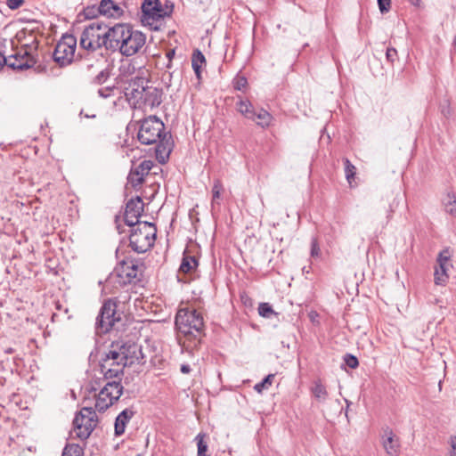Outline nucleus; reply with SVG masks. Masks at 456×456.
<instances>
[{"instance_id": "obj_25", "label": "nucleus", "mask_w": 456, "mask_h": 456, "mask_svg": "<svg viewBox=\"0 0 456 456\" xmlns=\"http://www.w3.org/2000/svg\"><path fill=\"white\" fill-rule=\"evenodd\" d=\"M205 63L204 54L199 49L194 50L191 56V67L199 82L201 80V68Z\"/></svg>"}, {"instance_id": "obj_33", "label": "nucleus", "mask_w": 456, "mask_h": 456, "mask_svg": "<svg viewBox=\"0 0 456 456\" xmlns=\"http://www.w3.org/2000/svg\"><path fill=\"white\" fill-rule=\"evenodd\" d=\"M127 180L128 183H131L133 187H136L141 185L144 182V177L140 175L138 170L132 168L127 176Z\"/></svg>"}, {"instance_id": "obj_56", "label": "nucleus", "mask_w": 456, "mask_h": 456, "mask_svg": "<svg viewBox=\"0 0 456 456\" xmlns=\"http://www.w3.org/2000/svg\"><path fill=\"white\" fill-rule=\"evenodd\" d=\"M453 45H456V37L453 39Z\"/></svg>"}, {"instance_id": "obj_15", "label": "nucleus", "mask_w": 456, "mask_h": 456, "mask_svg": "<svg viewBox=\"0 0 456 456\" xmlns=\"http://www.w3.org/2000/svg\"><path fill=\"white\" fill-rule=\"evenodd\" d=\"M148 73V70L144 68H140L137 74L133 77L130 82H128V86H126L125 89L127 91L126 95L134 101L141 95V90L148 88L150 86L149 80L145 77V74Z\"/></svg>"}, {"instance_id": "obj_44", "label": "nucleus", "mask_w": 456, "mask_h": 456, "mask_svg": "<svg viewBox=\"0 0 456 456\" xmlns=\"http://www.w3.org/2000/svg\"><path fill=\"white\" fill-rule=\"evenodd\" d=\"M321 249L319 247V243L316 238H312L311 240V256L318 257L320 256Z\"/></svg>"}, {"instance_id": "obj_22", "label": "nucleus", "mask_w": 456, "mask_h": 456, "mask_svg": "<svg viewBox=\"0 0 456 456\" xmlns=\"http://www.w3.org/2000/svg\"><path fill=\"white\" fill-rule=\"evenodd\" d=\"M198 265L199 263L196 256L184 252L179 267V273L192 274L196 271Z\"/></svg>"}, {"instance_id": "obj_52", "label": "nucleus", "mask_w": 456, "mask_h": 456, "mask_svg": "<svg viewBox=\"0 0 456 456\" xmlns=\"http://www.w3.org/2000/svg\"><path fill=\"white\" fill-rule=\"evenodd\" d=\"M191 371V367L188 364H183L181 366V372L187 374Z\"/></svg>"}, {"instance_id": "obj_51", "label": "nucleus", "mask_w": 456, "mask_h": 456, "mask_svg": "<svg viewBox=\"0 0 456 456\" xmlns=\"http://www.w3.org/2000/svg\"><path fill=\"white\" fill-rule=\"evenodd\" d=\"M442 113L444 117L448 118L451 115V110L449 106L443 107Z\"/></svg>"}, {"instance_id": "obj_17", "label": "nucleus", "mask_w": 456, "mask_h": 456, "mask_svg": "<svg viewBox=\"0 0 456 456\" xmlns=\"http://www.w3.org/2000/svg\"><path fill=\"white\" fill-rule=\"evenodd\" d=\"M140 68L132 60L122 61L118 68V75L115 78L116 84L120 86L128 84L137 74Z\"/></svg>"}, {"instance_id": "obj_13", "label": "nucleus", "mask_w": 456, "mask_h": 456, "mask_svg": "<svg viewBox=\"0 0 456 456\" xmlns=\"http://www.w3.org/2000/svg\"><path fill=\"white\" fill-rule=\"evenodd\" d=\"M452 255L449 248L443 249L437 256V264L438 265L435 268L434 273V281L436 285H445L449 275L447 273L448 268L450 266V258Z\"/></svg>"}, {"instance_id": "obj_42", "label": "nucleus", "mask_w": 456, "mask_h": 456, "mask_svg": "<svg viewBox=\"0 0 456 456\" xmlns=\"http://www.w3.org/2000/svg\"><path fill=\"white\" fill-rule=\"evenodd\" d=\"M397 58H398V53H397L396 49L394 47H387V51H386L387 61L389 63L394 64V62L397 60Z\"/></svg>"}, {"instance_id": "obj_46", "label": "nucleus", "mask_w": 456, "mask_h": 456, "mask_svg": "<svg viewBox=\"0 0 456 456\" xmlns=\"http://www.w3.org/2000/svg\"><path fill=\"white\" fill-rule=\"evenodd\" d=\"M24 3V0H6V5L11 10H16L20 8Z\"/></svg>"}, {"instance_id": "obj_38", "label": "nucleus", "mask_w": 456, "mask_h": 456, "mask_svg": "<svg viewBox=\"0 0 456 456\" xmlns=\"http://www.w3.org/2000/svg\"><path fill=\"white\" fill-rule=\"evenodd\" d=\"M257 310L259 315L264 318H270L272 314H276L269 303H260Z\"/></svg>"}, {"instance_id": "obj_9", "label": "nucleus", "mask_w": 456, "mask_h": 456, "mask_svg": "<svg viewBox=\"0 0 456 456\" xmlns=\"http://www.w3.org/2000/svg\"><path fill=\"white\" fill-rule=\"evenodd\" d=\"M77 47V39L74 36L66 34L62 36L61 40L56 44L53 53V61L60 67L69 65L74 58Z\"/></svg>"}, {"instance_id": "obj_30", "label": "nucleus", "mask_w": 456, "mask_h": 456, "mask_svg": "<svg viewBox=\"0 0 456 456\" xmlns=\"http://www.w3.org/2000/svg\"><path fill=\"white\" fill-rule=\"evenodd\" d=\"M223 191L224 186L221 180L218 178L214 179L212 187V206H214L216 203L219 204L218 200H220Z\"/></svg>"}, {"instance_id": "obj_4", "label": "nucleus", "mask_w": 456, "mask_h": 456, "mask_svg": "<svg viewBox=\"0 0 456 456\" xmlns=\"http://www.w3.org/2000/svg\"><path fill=\"white\" fill-rule=\"evenodd\" d=\"M109 28L110 26L106 25L103 21L94 20L82 32L80 46L92 51L102 47L103 44H102V41L105 40V35H107Z\"/></svg>"}, {"instance_id": "obj_10", "label": "nucleus", "mask_w": 456, "mask_h": 456, "mask_svg": "<svg viewBox=\"0 0 456 456\" xmlns=\"http://www.w3.org/2000/svg\"><path fill=\"white\" fill-rule=\"evenodd\" d=\"M145 42V35L139 30H134L130 26V31L126 33L125 40L121 44L118 52L126 57L133 56L142 48Z\"/></svg>"}, {"instance_id": "obj_6", "label": "nucleus", "mask_w": 456, "mask_h": 456, "mask_svg": "<svg viewBox=\"0 0 456 456\" xmlns=\"http://www.w3.org/2000/svg\"><path fill=\"white\" fill-rule=\"evenodd\" d=\"M173 9L174 4L169 1L162 6L159 0H144L142 4V21L153 26L154 22L170 16Z\"/></svg>"}, {"instance_id": "obj_18", "label": "nucleus", "mask_w": 456, "mask_h": 456, "mask_svg": "<svg viewBox=\"0 0 456 456\" xmlns=\"http://www.w3.org/2000/svg\"><path fill=\"white\" fill-rule=\"evenodd\" d=\"M35 63L34 57L25 51L24 53H18L7 58L6 65L13 69L22 70L33 67Z\"/></svg>"}, {"instance_id": "obj_14", "label": "nucleus", "mask_w": 456, "mask_h": 456, "mask_svg": "<svg viewBox=\"0 0 456 456\" xmlns=\"http://www.w3.org/2000/svg\"><path fill=\"white\" fill-rule=\"evenodd\" d=\"M143 211V202L141 197L137 196L134 199H131L127 201L124 220L126 225L132 227L138 225L141 222L139 221L140 216Z\"/></svg>"}, {"instance_id": "obj_45", "label": "nucleus", "mask_w": 456, "mask_h": 456, "mask_svg": "<svg viewBox=\"0 0 456 456\" xmlns=\"http://www.w3.org/2000/svg\"><path fill=\"white\" fill-rule=\"evenodd\" d=\"M379 8L381 13H386L390 10V0H378Z\"/></svg>"}, {"instance_id": "obj_19", "label": "nucleus", "mask_w": 456, "mask_h": 456, "mask_svg": "<svg viewBox=\"0 0 456 456\" xmlns=\"http://www.w3.org/2000/svg\"><path fill=\"white\" fill-rule=\"evenodd\" d=\"M382 445L386 452L390 456H396L400 450V442L398 437L395 436L393 430L389 428L384 429L382 436Z\"/></svg>"}, {"instance_id": "obj_55", "label": "nucleus", "mask_w": 456, "mask_h": 456, "mask_svg": "<svg viewBox=\"0 0 456 456\" xmlns=\"http://www.w3.org/2000/svg\"><path fill=\"white\" fill-rule=\"evenodd\" d=\"M345 401H346V405H347V407H348V406H349V404H350V402H349L347 399H345Z\"/></svg>"}, {"instance_id": "obj_53", "label": "nucleus", "mask_w": 456, "mask_h": 456, "mask_svg": "<svg viewBox=\"0 0 456 456\" xmlns=\"http://www.w3.org/2000/svg\"><path fill=\"white\" fill-rule=\"evenodd\" d=\"M409 1L411 4L416 5V6L419 5L420 3V0H409Z\"/></svg>"}, {"instance_id": "obj_31", "label": "nucleus", "mask_w": 456, "mask_h": 456, "mask_svg": "<svg viewBox=\"0 0 456 456\" xmlns=\"http://www.w3.org/2000/svg\"><path fill=\"white\" fill-rule=\"evenodd\" d=\"M312 393L319 401H325L328 396L326 387L320 381L314 383L312 387Z\"/></svg>"}, {"instance_id": "obj_41", "label": "nucleus", "mask_w": 456, "mask_h": 456, "mask_svg": "<svg viewBox=\"0 0 456 456\" xmlns=\"http://www.w3.org/2000/svg\"><path fill=\"white\" fill-rule=\"evenodd\" d=\"M344 362L351 369H355L359 365L358 359L351 354H345Z\"/></svg>"}, {"instance_id": "obj_16", "label": "nucleus", "mask_w": 456, "mask_h": 456, "mask_svg": "<svg viewBox=\"0 0 456 456\" xmlns=\"http://www.w3.org/2000/svg\"><path fill=\"white\" fill-rule=\"evenodd\" d=\"M112 358L110 348L100 363L101 372L107 379L118 377L119 374L123 373L125 368L122 362Z\"/></svg>"}, {"instance_id": "obj_49", "label": "nucleus", "mask_w": 456, "mask_h": 456, "mask_svg": "<svg viewBox=\"0 0 456 456\" xmlns=\"http://www.w3.org/2000/svg\"><path fill=\"white\" fill-rule=\"evenodd\" d=\"M175 49H171V50L167 51V53L166 54L167 58L168 59V64L167 66V68L171 67L172 59L175 56Z\"/></svg>"}, {"instance_id": "obj_20", "label": "nucleus", "mask_w": 456, "mask_h": 456, "mask_svg": "<svg viewBox=\"0 0 456 456\" xmlns=\"http://www.w3.org/2000/svg\"><path fill=\"white\" fill-rule=\"evenodd\" d=\"M134 411L131 409L123 410L116 418L114 424L115 436H120L125 433L126 424L134 417Z\"/></svg>"}, {"instance_id": "obj_36", "label": "nucleus", "mask_w": 456, "mask_h": 456, "mask_svg": "<svg viewBox=\"0 0 456 456\" xmlns=\"http://www.w3.org/2000/svg\"><path fill=\"white\" fill-rule=\"evenodd\" d=\"M274 374L267 375L261 382L255 385L254 389L257 393H262L263 390L267 389L273 383Z\"/></svg>"}, {"instance_id": "obj_3", "label": "nucleus", "mask_w": 456, "mask_h": 456, "mask_svg": "<svg viewBox=\"0 0 456 456\" xmlns=\"http://www.w3.org/2000/svg\"><path fill=\"white\" fill-rule=\"evenodd\" d=\"M156 233L155 224L150 222H143L132 226L129 235V247L135 253H145L154 246Z\"/></svg>"}, {"instance_id": "obj_47", "label": "nucleus", "mask_w": 456, "mask_h": 456, "mask_svg": "<svg viewBox=\"0 0 456 456\" xmlns=\"http://www.w3.org/2000/svg\"><path fill=\"white\" fill-rule=\"evenodd\" d=\"M131 270L126 273V276L129 278H135L137 275V265L132 264L131 266H128Z\"/></svg>"}, {"instance_id": "obj_21", "label": "nucleus", "mask_w": 456, "mask_h": 456, "mask_svg": "<svg viewBox=\"0 0 456 456\" xmlns=\"http://www.w3.org/2000/svg\"><path fill=\"white\" fill-rule=\"evenodd\" d=\"M100 9L102 15L109 18H119L123 14L122 8L112 0H102Z\"/></svg>"}, {"instance_id": "obj_5", "label": "nucleus", "mask_w": 456, "mask_h": 456, "mask_svg": "<svg viewBox=\"0 0 456 456\" xmlns=\"http://www.w3.org/2000/svg\"><path fill=\"white\" fill-rule=\"evenodd\" d=\"M112 359H118L123 362V366H131L133 364H142L144 362V355L141 346L135 343H119L111 345Z\"/></svg>"}, {"instance_id": "obj_12", "label": "nucleus", "mask_w": 456, "mask_h": 456, "mask_svg": "<svg viewBox=\"0 0 456 456\" xmlns=\"http://www.w3.org/2000/svg\"><path fill=\"white\" fill-rule=\"evenodd\" d=\"M162 94L161 89L150 86L148 88L141 90V95L134 100V103L139 107H149L151 110L160 105Z\"/></svg>"}, {"instance_id": "obj_29", "label": "nucleus", "mask_w": 456, "mask_h": 456, "mask_svg": "<svg viewBox=\"0 0 456 456\" xmlns=\"http://www.w3.org/2000/svg\"><path fill=\"white\" fill-rule=\"evenodd\" d=\"M112 69L110 65H107L92 79V83L97 86L106 83L111 75Z\"/></svg>"}, {"instance_id": "obj_28", "label": "nucleus", "mask_w": 456, "mask_h": 456, "mask_svg": "<svg viewBox=\"0 0 456 456\" xmlns=\"http://www.w3.org/2000/svg\"><path fill=\"white\" fill-rule=\"evenodd\" d=\"M444 209L446 213L455 216H456V196L453 192L449 191L446 197L443 200Z\"/></svg>"}, {"instance_id": "obj_2", "label": "nucleus", "mask_w": 456, "mask_h": 456, "mask_svg": "<svg viewBox=\"0 0 456 456\" xmlns=\"http://www.w3.org/2000/svg\"><path fill=\"white\" fill-rule=\"evenodd\" d=\"M175 323L180 333L200 341V337L204 330V318L202 314L193 306L180 308L176 314Z\"/></svg>"}, {"instance_id": "obj_48", "label": "nucleus", "mask_w": 456, "mask_h": 456, "mask_svg": "<svg viewBox=\"0 0 456 456\" xmlns=\"http://www.w3.org/2000/svg\"><path fill=\"white\" fill-rule=\"evenodd\" d=\"M450 444L452 450L449 452V456H456V437H452Z\"/></svg>"}, {"instance_id": "obj_54", "label": "nucleus", "mask_w": 456, "mask_h": 456, "mask_svg": "<svg viewBox=\"0 0 456 456\" xmlns=\"http://www.w3.org/2000/svg\"><path fill=\"white\" fill-rule=\"evenodd\" d=\"M5 352L7 354H11V353H12V348H8V349L5 350Z\"/></svg>"}, {"instance_id": "obj_40", "label": "nucleus", "mask_w": 456, "mask_h": 456, "mask_svg": "<svg viewBox=\"0 0 456 456\" xmlns=\"http://www.w3.org/2000/svg\"><path fill=\"white\" fill-rule=\"evenodd\" d=\"M248 86V80L245 77L237 76L233 80V87L235 90L242 91Z\"/></svg>"}, {"instance_id": "obj_35", "label": "nucleus", "mask_w": 456, "mask_h": 456, "mask_svg": "<svg viewBox=\"0 0 456 456\" xmlns=\"http://www.w3.org/2000/svg\"><path fill=\"white\" fill-rule=\"evenodd\" d=\"M345 174L347 182L351 184L354 178L356 168L348 159H344Z\"/></svg>"}, {"instance_id": "obj_23", "label": "nucleus", "mask_w": 456, "mask_h": 456, "mask_svg": "<svg viewBox=\"0 0 456 456\" xmlns=\"http://www.w3.org/2000/svg\"><path fill=\"white\" fill-rule=\"evenodd\" d=\"M102 395L105 396H110L114 401H118L123 393V387L119 381H109L102 388Z\"/></svg>"}, {"instance_id": "obj_26", "label": "nucleus", "mask_w": 456, "mask_h": 456, "mask_svg": "<svg viewBox=\"0 0 456 456\" xmlns=\"http://www.w3.org/2000/svg\"><path fill=\"white\" fill-rule=\"evenodd\" d=\"M116 401H114L110 396H105L102 395V390L99 392L96 400H95V409L98 411H105L109 407H110Z\"/></svg>"}, {"instance_id": "obj_39", "label": "nucleus", "mask_w": 456, "mask_h": 456, "mask_svg": "<svg viewBox=\"0 0 456 456\" xmlns=\"http://www.w3.org/2000/svg\"><path fill=\"white\" fill-rule=\"evenodd\" d=\"M204 437H205V435L201 434V433H200L196 436L197 446H198L197 456H208L206 454V452L208 451V444L204 442Z\"/></svg>"}, {"instance_id": "obj_37", "label": "nucleus", "mask_w": 456, "mask_h": 456, "mask_svg": "<svg viewBox=\"0 0 456 456\" xmlns=\"http://www.w3.org/2000/svg\"><path fill=\"white\" fill-rule=\"evenodd\" d=\"M85 18L87 20L95 19L99 14H102V10L100 9V4L98 6L91 5L87 6L84 9L83 12Z\"/></svg>"}, {"instance_id": "obj_24", "label": "nucleus", "mask_w": 456, "mask_h": 456, "mask_svg": "<svg viewBox=\"0 0 456 456\" xmlns=\"http://www.w3.org/2000/svg\"><path fill=\"white\" fill-rule=\"evenodd\" d=\"M237 110L241 113L246 118L255 120L256 119V110L251 102L247 99L240 98L237 102Z\"/></svg>"}, {"instance_id": "obj_7", "label": "nucleus", "mask_w": 456, "mask_h": 456, "mask_svg": "<svg viewBox=\"0 0 456 456\" xmlns=\"http://www.w3.org/2000/svg\"><path fill=\"white\" fill-rule=\"evenodd\" d=\"M121 320L120 314L117 312V304L113 299L106 300L101 307L95 322V331L98 335L105 334L110 330L116 322Z\"/></svg>"}, {"instance_id": "obj_57", "label": "nucleus", "mask_w": 456, "mask_h": 456, "mask_svg": "<svg viewBox=\"0 0 456 456\" xmlns=\"http://www.w3.org/2000/svg\"><path fill=\"white\" fill-rule=\"evenodd\" d=\"M136 456H142L141 454H137Z\"/></svg>"}, {"instance_id": "obj_27", "label": "nucleus", "mask_w": 456, "mask_h": 456, "mask_svg": "<svg viewBox=\"0 0 456 456\" xmlns=\"http://www.w3.org/2000/svg\"><path fill=\"white\" fill-rule=\"evenodd\" d=\"M272 120L273 116L267 110L264 109L256 110V119L254 121H256L261 127H268L271 125Z\"/></svg>"}, {"instance_id": "obj_32", "label": "nucleus", "mask_w": 456, "mask_h": 456, "mask_svg": "<svg viewBox=\"0 0 456 456\" xmlns=\"http://www.w3.org/2000/svg\"><path fill=\"white\" fill-rule=\"evenodd\" d=\"M61 456H83V449L78 444H67Z\"/></svg>"}, {"instance_id": "obj_11", "label": "nucleus", "mask_w": 456, "mask_h": 456, "mask_svg": "<svg viewBox=\"0 0 456 456\" xmlns=\"http://www.w3.org/2000/svg\"><path fill=\"white\" fill-rule=\"evenodd\" d=\"M128 31H130V25L115 24L110 27L107 35H105V40L102 41V44L107 50L118 51Z\"/></svg>"}, {"instance_id": "obj_50", "label": "nucleus", "mask_w": 456, "mask_h": 456, "mask_svg": "<svg viewBox=\"0 0 456 456\" xmlns=\"http://www.w3.org/2000/svg\"><path fill=\"white\" fill-rule=\"evenodd\" d=\"M7 58L0 53V69L6 65Z\"/></svg>"}, {"instance_id": "obj_34", "label": "nucleus", "mask_w": 456, "mask_h": 456, "mask_svg": "<svg viewBox=\"0 0 456 456\" xmlns=\"http://www.w3.org/2000/svg\"><path fill=\"white\" fill-rule=\"evenodd\" d=\"M153 166H154L153 161L145 159V160L142 161L138 166L134 167V168L138 170V172L140 173V175L144 177L145 175H147L150 173V171L151 170Z\"/></svg>"}, {"instance_id": "obj_8", "label": "nucleus", "mask_w": 456, "mask_h": 456, "mask_svg": "<svg viewBox=\"0 0 456 456\" xmlns=\"http://www.w3.org/2000/svg\"><path fill=\"white\" fill-rule=\"evenodd\" d=\"M97 423L98 418L95 411L92 407L82 408L73 420L76 436L81 440L88 438Z\"/></svg>"}, {"instance_id": "obj_1", "label": "nucleus", "mask_w": 456, "mask_h": 456, "mask_svg": "<svg viewBox=\"0 0 456 456\" xmlns=\"http://www.w3.org/2000/svg\"><path fill=\"white\" fill-rule=\"evenodd\" d=\"M137 138L142 144H156L157 154L167 152L168 155L172 150L171 136H167L164 123L156 116L142 121Z\"/></svg>"}, {"instance_id": "obj_43", "label": "nucleus", "mask_w": 456, "mask_h": 456, "mask_svg": "<svg viewBox=\"0 0 456 456\" xmlns=\"http://www.w3.org/2000/svg\"><path fill=\"white\" fill-rule=\"evenodd\" d=\"M117 84L115 83L112 86H109L98 90L99 96L102 98H108L111 95L113 90L116 88Z\"/></svg>"}]
</instances>
